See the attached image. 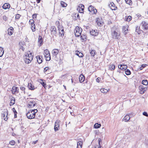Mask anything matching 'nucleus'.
<instances>
[{
  "mask_svg": "<svg viewBox=\"0 0 148 148\" xmlns=\"http://www.w3.org/2000/svg\"><path fill=\"white\" fill-rule=\"evenodd\" d=\"M125 72L126 74L127 75H129L131 74L130 71L128 69H126V70H125Z\"/></svg>",
  "mask_w": 148,
  "mask_h": 148,
  "instance_id": "obj_41",
  "label": "nucleus"
},
{
  "mask_svg": "<svg viewBox=\"0 0 148 148\" xmlns=\"http://www.w3.org/2000/svg\"><path fill=\"white\" fill-rule=\"evenodd\" d=\"M61 5L63 7H65L67 6V4L64 1H61Z\"/></svg>",
  "mask_w": 148,
  "mask_h": 148,
  "instance_id": "obj_38",
  "label": "nucleus"
},
{
  "mask_svg": "<svg viewBox=\"0 0 148 148\" xmlns=\"http://www.w3.org/2000/svg\"><path fill=\"white\" fill-rule=\"evenodd\" d=\"M32 29L33 32H34L35 30V24H34L33 25H32Z\"/></svg>",
  "mask_w": 148,
  "mask_h": 148,
  "instance_id": "obj_48",
  "label": "nucleus"
},
{
  "mask_svg": "<svg viewBox=\"0 0 148 148\" xmlns=\"http://www.w3.org/2000/svg\"><path fill=\"white\" fill-rule=\"evenodd\" d=\"M130 119L129 116L127 115H126L122 119V121L125 122H127Z\"/></svg>",
  "mask_w": 148,
  "mask_h": 148,
  "instance_id": "obj_23",
  "label": "nucleus"
},
{
  "mask_svg": "<svg viewBox=\"0 0 148 148\" xmlns=\"http://www.w3.org/2000/svg\"><path fill=\"white\" fill-rule=\"evenodd\" d=\"M36 58L37 60V61L38 63L40 64L42 63V56H36Z\"/></svg>",
  "mask_w": 148,
  "mask_h": 148,
  "instance_id": "obj_18",
  "label": "nucleus"
},
{
  "mask_svg": "<svg viewBox=\"0 0 148 148\" xmlns=\"http://www.w3.org/2000/svg\"><path fill=\"white\" fill-rule=\"evenodd\" d=\"M31 112H32L33 113H34V114L35 115L36 113H37L38 112V110L36 109H35L31 110Z\"/></svg>",
  "mask_w": 148,
  "mask_h": 148,
  "instance_id": "obj_45",
  "label": "nucleus"
},
{
  "mask_svg": "<svg viewBox=\"0 0 148 148\" xmlns=\"http://www.w3.org/2000/svg\"><path fill=\"white\" fill-rule=\"evenodd\" d=\"M79 52L78 51H76V54L78 56Z\"/></svg>",
  "mask_w": 148,
  "mask_h": 148,
  "instance_id": "obj_64",
  "label": "nucleus"
},
{
  "mask_svg": "<svg viewBox=\"0 0 148 148\" xmlns=\"http://www.w3.org/2000/svg\"><path fill=\"white\" fill-rule=\"evenodd\" d=\"M34 113H33L32 112H31L30 110L29 111L27 112V114L26 116L27 118L29 119H34L35 117V115L34 114Z\"/></svg>",
  "mask_w": 148,
  "mask_h": 148,
  "instance_id": "obj_6",
  "label": "nucleus"
},
{
  "mask_svg": "<svg viewBox=\"0 0 148 148\" xmlns=\"http://www.w3.org/2000/svg\"><path fill=\"white\" fill-rule=\"evenodd\" d=\"M82 31V29L81 28L78 26H77L74 31L75 36L78 37L80 36L81 34Z\"/></svg>",
  "mask_w": 148,
  "mask_h": 148,
  "instance_id": "obj_1",
  "label": "nucleus"
},
{
  "mask_svg": "<svg viewBox=\"0 0 148 148\" xmlns=\"http://www.w3.org/2000/svg\"><path fill=\"white\" fill-rule=\"evenodd\" d=\"M20 17V15L19 14H18L16 15L15 18L16 19H18Z\"/></svg>",
  "mask_w": 148,
  "mask_h": 148,
  "instance_id": "obj_54",
  "label": "nucleus"
},
{
  "mask_svg": "<svg viewBox=\"0 0 148 148\" xmlns=\"http://www.w3.org/2000/svg\"><path fill=\"white\" fill-rule=\"evenodd\" d=\"M12 93L13 94H15L16 92L17 93L18 92V89L17 87L13 86L12 90Z\"/></svg>",
  "mask_w": 148,
  "mask_h": 148,
  "instance_id": "obj_13",
  "label": "nucleus"
},
{
  "mask_svg": "<svg viewBox=\"0 0 148 148\" xmlns=\"http://www.w3.org/2000/svg\"><path fill=\"white\" fill-rule=\"evenodd\" d=\"M112 35L114 38L118 39L120 36V34L118 33L115 30L112 29L111 30Z\"/></svg>",
  "mask_w": 148,
  "mask_h": 148,
  "instance_id": "obj_2",
  "label": "nucleus"
},
{
  "mask_svg": "<svg viewBox=\"0 0 148 148\" xmlns=\"http://www.w3.org/2000/svg\"><path fill=\"white\" fill-rule=\"evenodd\" d=\"M142 26L145 29H148V24L145 21L142 23Z\"/></svg>",
  "mask_w": 148,
  "mask_h": 148,
  "instance_id": "obj_16",
  "label": "nucleus"
},
{
  "mask_svg": "<svg viewBox=\"0 0 148 148\" xmlns=\"http://www.w3.org/2000/svg\"><path fill=\"white\" fill-rule=\"evenodd\" d=\"M20 89H21V90L22 91H24V93H25V88L24 87H23V86H21V87H20Z\"/></svg>",
  "mask_w": 148,
  "mask_h": 148,
  "instance_id": "obj_52",
  "label": "nucleus"
},
{
  "mask_svg": "<svg viewBox=\"0 0 148 148\" xmlns=\"http://www.w3.org/2000/svg\"><path fill=\"white\" fill-rule=\"evenodd\" d=\"M109 7L112 10H116L117 9V7L115 6V5L113 3H111L109 5Z\"/></svg>",
  "mask_w": 148,
  "mask_h": 148,
  "instance_id": "obj_14",
  "label": "nucleus"
},
{
  "mask_svg": "<svg viewBox=\"0 0 148 148\" xmlns=\"http://www.w3.org/2000/svg\"><path fill=\"white\" fill-rule=\"evenodd\" d=\"M88 10L91 14H96L97 10L92 5H90L88 8Z\"/></svg>",
  "mask_w": 148,
  "mask_h": 148,
  "instance_id": "obj_4",
  "label": "nucleus"
},
{
  "mask_svg": "<svg viewBox=\"0 0 148 148\" xmlns=\"http://www.w3.org/2000/svg\"><path fill=\"white\" fill-rule=\"evenodd\" d=\"M29 22L30 24H31V26L33 25L34 24V21L33 19H30L29 20Z\"/></svg>",
  "mask_w": 148,
  "mask_h": 148,
  "instance_id": "obj_47",
  "label": "nucleus"
},
{
  "mask_svg": "<svg viewBox=\"0 0 148 148\" xmlns=\"http://www.w3.org/2000/svg\"><path fill=\"white\" fill-rule=\"evenodd\" d=\"M90 54L92 56L94 57L96 53V52L95 50H90Z\"/></svg>",
  "mask_w": 148,
  "mask_h": 148,
  "instance_id": "obj_30",
  "label": "nucleus"
},
{
  "mask_svg": "<svg viewBox=\"0 0 148 148\" xmlns=\"http://www.w3.org/2000/svg\"><path fill=\"white\" fill-rule=\"evenodd\" d=\"M128 29L126 28L125 26H123V34L125 35L127 33L125 32L126 31H127Z\"/></svg>",
  "mask_w": 148,
  "mask_h": 148,
  "instance_id": "obj_35",
  "label": "nucleus"
},
{
  "mask_svg": "<svg viewBox=\"0 0 148 148\" xmlns=\"http://www.w3.org/2000/svg\"><path fill=\"white\" fill-rule=\"evenodd\" d=\"M125 19H126V21H127L128 22H129L132 19V17L131 16H129L126 18V17Z\"/></svg>",
  "mask_w": 148,
  "mask_h": 148,
  "instance_id": "obj_42",
  "label": "nucleus"
},
{
  "mask_svg": "<svg viewBox=\"0 0 148 148\" xmlns=\"http://www.w3.org/2000/svg\"><path fill=\"white\" fill-rule=\"evenodd\" d=\"M44 54L45 57L46 58V60L47 61L50 60L51 59L49 51L47 49L44 50Z\"/></svg>",
  "mask_w": 148,
  "mask_h": 148,
  "instance_id": "obj_3",
  "label": "nucleus"
},
{
  "mask_svg": "<svg viewBox=\"0 0 148 148\" xmlns=\"http://www.w3.org/2000/svg\"><path fill=\"white\" fill-rule=\"evenodd\" d=\"M139 89L140 93L141 94H143L147 90V87L143 85H141L139 86Z\"/></svg>",
  "mask_w": 148,
  "mask_h": 148,
  "instance_id": "obj_5",
  "label": "nucleus"
},
{
  "mask_svg": "<svg viewBox=\"0 0 148 148\" xmlns=\"http://www.w3.org/2000/svg\"><path fill=\"white\" fill-rule=\"evenodd\" d=\"M109 69L111 70H114L115 69V66L113 64H110L109 66Z\"/></svg>",
  "mask_w": 148,
  "mask_h": 148,
  "instance_id": "obj_27",
  "label": "nucleus"
},
{
  "mask_svg": "<svg viewBox=\"0 0 148 148\" xmlns=\"http://www.w3.org/2000/svg\"><path fill=\"white\" fill-rule=\"evenodd\" d=\"M38 142V140H37L35 141H33L32 142V144L33 145L37 143Z\"/></svg>",
  "mask_w": 148,
  "mask_h": 148,
  "instance_id": "obj_56",
  "label": "nucleus"
},
{
  "mask_svg": "<svg viewBox=\"0 0 148 148\" xmlns=\"http://www.w3.org/2000/svg\"><path fill=\"white\" fill-rule=\"evenodd\" d=\"M39 82L40 84L42 85L43 87L45 88L46 89L47 87V86L46 85V84L45 82H43V80L42 79H40L39 80Z\"/></svg>",
  "mask_w": 148,
  "mask_h": 148,
  "instance_id": "obj_24",
  "label": "nucleus"
},
{
  "mask_svg": "<svg viewBox=\"0 0 148 148\" xmlns=\"http://www.w3.org/2000/svg\"><path fill=\"white\" fill-rule=\"evenodd\" d=\"M109 90V89H106L105 88H101L100 89V91L101 92L103 93H106Z\"/></svg>",
  "mask_w": 148,
  "mask_h": 148,
  "instance_id": "obj_32",
  "label": "nucleus"
},
{
  "mask_svg": "<svg viewBox=\"0 0 148 148\" xmlns=\"http://www.w3.org/2000/svg\"><path fill=\"white\" fill-rule=\"evenodd\" d=\"M63 27L61 25H59L58 27V30L59 31V33H60V32L61 31V29H62Z\"/></svg>",
  "mask_w": 148,
  "mask_h": 148,
  "instance_id": "obj_49",
  "label": "nucleus"
},
{
  "mask_svg": "<svg viewBox=\"0 0 148 148\" xmlns=\"http://www.w3.org/2000/svg\"><path fill=\"white\" fill-rule=\"evenodd\" d=\"M141 31L139 30V27H137L136 28V32H137L138 34H140V33Z\"/></svg>",
  "mask_w": 148,
  "mask_h": 148,
  "instance_id": "obj_46",
  "label": "nucleus"
},
{
  "mask_svg": "<svg viewBox=\"0 0 148 148\" xmlns=\"http://www.w3.org/2000/svg\"><path fill=\"white\" fill-rule=\"evenodd\" d=\"M143 114L147 117L148 116V114L147 112H144L143 113Z\"/></svg>",
  "mask_w": 148,
  "mask_h": 148,
  "instance_id": "obj_51",
  "label": "nucleus"
},
{
  "mask_svg": "<svg viewBox=\"0 0 148 148\" xmlns=\"http://www.w3.org/2000/svg\"><path fill=\"white\" fill-rule=\"evenodd\" d=\"M100 19L99 18H97V19L96 23H97L99 26H101L103 25V23L101 21H100Z\"/></svg>",
  "mask_w": 148,
  "mask_h": 148,
  "instance_id": "obj_25",
  "label": "nucleus"
},
{
  "mask_svg": "<svg viewBox=\"0 0 148 148\" xmlns=\"http://www.w3.org/2000/svg\"><path fill=\"white\" fill-rule=\"evenodd\" d=\"M4 53V50L3 48L0 47V57L2 56Z\"/></svg>",
  "mask_w": 148,
  "mask_h": 148,
  "instance_id": "obj_34",
  "label": "nucleus"
},
{
  "mask_svg": "<svg viewBox=\"0 0 148 148\" xmlns=\"http://www.w3.org/2000/svg\"><path fill=\"white\" fill-rule=\"evenodd\" d=\"M119 68L123 70H125L126 69L127 66V65L123 64H120L118 66Z\"/></svg>",
  "mask_w": 148,
  "mask_h": 148,
  "instance_id": "obj_17",
  "label": "nucleus"
},
{
  "mask_svg": "<svg viewBox=\"0 0 148 148\" xmlns=\"http://www.w3.org/2000/svg\"><path fill=\"white\" fill-rule=\"evenodd\" d=\"M59 121H56L55 122V125L54 127L55 131H56L59 130L60 125L59 124Z\"/></svg>",
  "mask_w": 148,
  "mask_h": 148,
  "instance_id": "obj_12",
  "label": "nucleus"
},
{
  "mask_svg": "<svg viewBox=\"0 0 148 148\" xmlns=\"http://www.w3.org/2000/svg\"><path fill=\"white\" fill-rule=\"evenodd\" d=\"M80 38L82 40V42L85 41L86 40V36L85 35H82L81 36Z\"/></svg>",
  "mask_w": 148,
  "mask_h": 148,
  "instance_id": "obj_37",
  "label": "nucleus"
},
{
  "mask_svg": "<svg viewBox=\"0 0 148 148\" xmlns=\"http://www.w3.org/2000/svg\"><path fill=\"white\" fill-rule=\"evenodd\" d=\"M98 141H99V145H100V142L101 141V139L99 138L98 139Z\"/></svg>",
  "mask_w": 148,
  "mask_h": 148,
  "instance_id": "obj_63",
  "label": "nucleus"
},
{
  "mask_svg": "<svg viewBox=\"0 0 148 148\" xmlns=\"http://www.w3.org/2000/svg\"><path fill=\"white\" fill-rule=\"evenodd\" d=\"M78 56L79 57H82L83 56V53L80 52H79Z\"/></svg>",
  "mask_w": 148,
  "mask_h": 148,
  "instance_id": "obj_50",
  "label": "nucleus"
},
{
  "mask_svg": "<svg viewBox=\"0 0 148 148\" xmlns=\"http://www.w3.org/2000/svg\"><path fill=\"white\" fill-rule=\"evenodd\" d=\"M142 84L145 86L148 85V83L147 80H143L142 81Z\"/></svg>",
  "mask_w": 148,
  "mask_h": 148,
  "instance_id": "obj_40",
  "label": "nucleus"
},
{
  "mask_svg": "<svg viewBox=\"0 0 148 148\" xmlns=\"http://www.w3.org/2000/svg\"><path fill=\"white\" fill-rule=\"evenodd\" d=\"M90 33L91 35L94 36H97L99 34L98 31L97 29L92 30L90 31Z\"/></svg>",
  "mask_w": 148,
  "mask_h": 148,
  "instance_id": "obj_10",
  "label": "nucleus"
},
{
  "mask_svg": "<svg viewBox=\"0 0 148 148\" xmlns=\"http://www.w3.org/2000/svg\"><path fill=\"white\" fill-rule=\"evenodd\" d=\"M32 59V58H26V56L24 58V59L25 62L27 64L29 63Z\"/></svg>",
  "mask_w": 148,
  "mask_h": 148,
  "instance_id": "obj_15",
  "label": "nucleus"
},
{
  "mask_svg": "<svg viewBox=\"0 0 148 148\" xmlns=\"http://www.w3.org/2000/svg\"><path fill=\"white\" fill-rule=\"evenodd\" d=\"M7 31L8 34L11 36L12 35L13 32V28L12 27H11L8 29Z\"/></svg>",
  "mask_w": 148,
  "mask_h": 148,
  "instance_id": "obj_19",
  "label": "nucleus"
},
{
  "mask_svg": "<svg viewBox=\"0 0 148 148\" xmlns=\"http://www.w3.org/2000/svg\"><path fill=\"white\" fill-rule=\"evenodd\" d=\"M20 49H21L23 51H24L25 50V48L23 47L22 46H21V47L20 48Z\"/></svg>",
  "mask_w": 148,
  "mask_h": 148,
  "instance_id": "obj_59",
  "label": "nucleus"
},
{
  "mask_svg": "<svg viewBox=\"0 0 148 148\" xmlns=\"http://www.w3.org/2000/svg\"><path fill=\"white\" fill-rule=\"evenodd\" d=\"M121 0H116V1L118 3H119V2H121V4L122 3V2L121 1Z\"/></svg>",
  "mask_w": 148,
  "mask_h": 148,
  "instance_id": "obj_62",
  "label": "nucleus"
},
{
  "mask_svg": "<svg viewBox=\"0 0 148 148\" xmlns=\"http://www.w3.org/2000/svg\"><path fill=\"white\" fill-rule=\"evenodd\" d=\"M82 141H79L77 143V148H82Z\"/></svg>",
  "mask_w": 148,
  "mask_h": 148,
  "instance_id": "obj_28",
  "label": "nucleus"
},
{
  "mask_svg": "<svg viewBox=\"0 0 148 148\" xmlns=\"http://www.w3.org/2000/svg\"><path fill=\"white\" fill-rule=\"evenodd\" d=\"M100 78L99 77H98L96 79V81L97 82H99L100 81Z\"/></svg>",
  "mask_w": 148,
  "mask_h": 148,
  "instance_id": "obj_58",
  "label": "nucleus"
},
{
  "mask_svg": "<svg viewBox=\"0 0 148 148\" xmlns=\"http://www.w3.org/2000/svg\"><path fill=\"white\" fill-rule=\"evenodd\" d=\"M51 35L56 36L57 34L56 29L54 26H51Z\"/></svg>",
  "mask_w": 148,
  "mask_h": 148,
  "instance_id": "obj_9",
  "label": "nucleus"
},
{
  "mask_svg": "<svg viewBox=\"0 0 148 148\" xmlns=\"http://www.w3.org/2000/svg\"><path fill=\"white\" fill-rule=\"evenodd\" d=\"M28 87L29 89L32 90H33L35 89L34 86L32 85L31 83H28Z\"/></svg>",
  "mask_w": 148,
  "mask_h": 148,
  "instance_id": "obj_26",
  "label": "nucleus"
},
{
  "mask_svg": "<svg viewBox=\"0 0 148 148\" xmlns=\"http://www.w3.org/2000/svg\"><path fill=\"white\" fill-rule=\"evenodd\" d=\"M79 79L81 83L83 82L85 79L84 76L82 74H81L79 77Z\"/></svg>",
  "mask_w": 148,
  "mask_h": 148,
  "instance_id": "obj_22",
  "label": "nucleus"
},
{
  "mask_svg": "<svg viewBox=\"0 0 148 148\" xmlns=\"http://www.w3.org/2000/svg\"><path fill=\"white\" fill-rule=\"evenodd\" d=\"M126 3L130 5H132V1L131 0H125Z\"/></svg>",
  "mask_w": 148,
  "mask_h": 148,
  "instance_id": "obj_39",
  "label": "nucleus"
},
{
  "mask_svg": "<svg viewBox=\"0 0 148 148\" xmlns=\"http://www.w3.org/2000/svg\"><path fill=\"white\" fill-rule=\"evenodd\" d=\"M38 42L40 44V46H41L42 44V38L40 36H38Z\"/></svg>",
  "mask_w": 148,
  "mask_h": 148,
  "instance_id": "obj_20",
  "label": "nucleus"
},
{
  "mask_svg": "<svg viewBox=\"0 0 148 148\" xmlns=\"http://www.w3.org/2000/svg\"><path fill=\"white\" fill-rule=\"evenodd\" d=\"M8 111L7 110H4V112L2 115V117L4 120L5 121H7L8 120Z\"/></svg>",
  "mask_w": 148,
  "mask_h": 148,
  "instance_id": "obj_8",
  "label": "nucleus"
},
{
  "mask_svg": "<svg viewBox=\"0 0 148 148\" xmlns=\"http://www.w3.org/2000/svg\"><path fill=\"white\" fill-rule=\"evenodd\" d=\"M59 52V50L57 49H54L53 50L52 53L53 57H56V56Z\"/></svg>",
  "mask_w": 148,
  "mask_h": 148,
  "instance_id": "obj_11",
  "label": "nucleus"
},
{
  "mask_svg": "<svg viewBox=\"0 0 148 148\" xmlns=\"http://www.w3.org/2000/svg\"><path fill=\"white\" fill-rule=\"evenodd\" d=\"M61 31L60 32L59 35L60 36H64V31L63 27L62 29H61Z\"/></svg>",
  "mask_w": 148,
  "mask_h": 148,
  "instance_id": "obj_33",
  "label": "nucleus"
},
{
  "mask_svg": "<svg viewBox=\"0 0 148 148\" xmlns=\"http://www.w3.org/2000/svg\"><path fill=\"white\" fill-rule=\"evenodd\" d=\"M15 99L14 97H12L11 99V101L10 103V106H12L15 103Z\"/></svg>",
  "mask_w": 148,
  "mask_h": 148,
  "instance_id": "obj_31",
  "label": "nucleus"
},
{
  "mask_svg": "<svg viewBox=\"0 0 148 148\" xmlns=\"http://www.w3.org/2000/svg\"><path fill=\"white\" fill-rule=\"evenodd\" d=\"M36 105H37L35 101H30L28 103V107L29 108H32L35 106Z\"/></svg>",
  "mask_w": 148,
  "mask_h": 148,
  "instance_id": "obj_7",
  "label": "nucleus"
},
{
  "mask_svg": "<svg viewBox=\"0 0 148 148\" xmlns=\"http://www.w3.org/2000/svg\"><path fill=\"white\" fill-rule=\"evenodd\" d=\"M146 64H143L142 65L141 67H143V68H145L146 66Z\"/></svg>",
  "mask_w": 148,
  "mask_h": 148,
  "instance_id": "obj_61",
  "label": "nucleus"
},
{
  "mask_svg": "<svg viewBox=\"0 0 148 148\" xmlns=\"http://www.w3.org/2000/svg\"><path fill=\"white\" fill-rule=\"evenodd\" d=\"M84 8V5L82 4H80L78 6V7L77 8V10H79V12L80 13H82L83 12H81V11L80 10V9L81 8Z\"/></svg>",
  "mask_w": 148,
  "mask_h": 148,
  "instance_id": "obj_29",
  "label": "nucleus"
},
{
  "mask_svg": "<svg viewBox=\"0 0 148 148\" xmlns=\"http://www.w3.org/2000/svg\"><path fill=\"white\" fill-rule=\"evenodd\" d=\"M49 69V68L48 67H45L44 69V72H46Z\"/></svg>",
  "mask_w": 148,
  "mask_h": 148,
  "instance_id": "obj_55",
  "label": "nucleus"
},
{
  "mask_svg": "<svg viewBox=\"0 0 148 148\" xmlns=\"http://www.w3.org/2000/svg\"><path fill=\"white\" fill-rule=\"evenodd\" d=\"M26 58H32L33 59V56L32 55V53H31L28 54L27 56V55H26Z\"/></svg>",
  "mask_w": 148,
  "mask_h": 148,
  "instance_id": "obj_43",
  "label": "nucleus"
},
{
  "mask_svg": "<svg viewBox=\"0 0 148 148\" xmlns=\"http://www.w3.org/2000/svg\"><path fill=\"white\" fill-rule=\"evenodd\" d=\"M101 126V124H99L98 123H95L94 125V127L95 128L97 129L99 128Z\"/></svg>",
  "mask_w": 148,
  "mask_h": 148,
  "instance_id": "obj_36",
  "label": "nucleus"
},
{
  "mask_svg": "<svg viewBox=\"0 0 148 148\" xmlns=\"http://www.w3.org/2000/svg\"><path fill=\"white\" fill-rule=\"evenodd\" d=\"M12 109H13V112H14V113H15L17 112L16 111V110H15V108H12Z\"/></svg>",
  "mask_w": 148,
  "mask_h": 148,
  "instance_id": "obj_60",
  "label": "nucleus"
},
{
  "mask_svg": "<svg viewBox=\"0 0 148 148\" xmlns=\"http://www.w3.org/2000/svg\"><path fill=\"white\" fill-rule=\"evenodd\" d=\"M10 5L8 3H5L2 6V8L6 10L9 9L10 7Z\"/></svg>",
  "mask_w": 148,
  "mask_h": 148,
  "instance_id": "obj_21",
  "label": "nucleus"
},
{
  "mask_svg": "<svg viewBox=\"0 0 148 148\" xmlns=\"http://www.w3.org/2000/svg\"><path fill=\"white\" fill-rule=\"evenodd\" d=\"M9 144L12 145H14L15 144V142L14 140H12L10 142Z\"/></svg>",
  "mask_w": 148,
  "mask_h": 148,
  "instance_id": "obj_44",
  "label": "nucleus"
},
{
  "mask_svg": "<svg viewBox=\"0 0 148 148\" xmlns=\"http://www.w3.org/2000/svg\"><path fill=\"white\" fill-rule=\"evenodd\" d=\"M37 14H34L32 15V17L33 18H36V16H37Z\"/></svg>",
  "mask_w": 148,
  "mask_h": 148,
  "instance_id": "obj_53",
  "label": "nucleus"
},
{
  "mask_svg": "<svg viewBox=\"0 0 148 148\" xmlns=\"http://www.w3.org/2000/svg\"><path fill=\"white\" fill-rule=\"evenodd\" d=\"M3 19L4 20H5V21H6L7 20V17H6V16H3Z\"/></svg>",
  "mask_w": 148,
  "mask_h": 148,
  "instance_id": "obj_57",
  "label": "nucleus"
}]
</instances>
